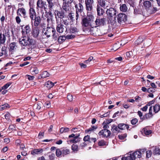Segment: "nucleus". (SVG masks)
Masks as SVG:
<instances>
[{
	"label": "nucleus",
	"mask_w": 160,
	"mask_h": 160,
	"mask_svg": "<svg viewBox=\"0 0 160 160\" xmlns=\"http://www.w3.org/2000/svg\"><path fill=\"white\" fill-rule=\"evenodd\" d=\"M111 131L115 133L120 132V130L118 128V126H117L114 125H113L112 126Z\"/></svg>",
	"instance_id": "obj_30"
},
{
	"label": "nucleus",
	"mask_w": 160,
	"mask_h": 160,
	"mask_svg": "<svg viewBox=\"0 0 160 160\" xmlns=\"http://www.w3.org/2000/svg\"><path fill=\"white\" fill-rule=\"evenodd\" d=\"M66 13V12L63 11H57V15L58 18L62 19L65 17Z\"/></svg>",
	"instance_id": "obj_20"
},
{
	"label": "nucleus",
	"mask_w": 160,
	"mask_h": 160,
	"mask_svg": "<svg viewBox=\"0 0 160 160\" xmlns=\"http://www.w3.org/2000/svg\"><path fill=\"white\" fill-rule=\"evenodd\" d=\"M122 160H134V159L133 156H132L131 153H130L126 157H122Z\"/></svg>",
	"instance_id": "obj_32"
},
{
	"label": "nucleus",
	"mask_w": 160,
	"mask_h": 160,
	"mask_svg": "<svg viewBox=\"0 0 160 160\" xmlns=\"http://www.w3.org/2000/svg\"><path fill=\"white\" fill-rule=\"evenodd\" d=\"M51 36H52V38L54 39L55 40H57L58 38V33H56V32H53V34H52Z\"/></svg>",
	"instance_id": "obj_49"
},
{
	"label": "nucleus",
	"mask_w": 160,
	"mask_h": 160,
	"mask_svg": "<svg viewBox=\"0 0 160 160\" xmlns=\"http://www.w3.org/2000/svg\"><path fill=\"white\" fill-rule=\"evenodd\" d=\"M19 16L18 15L15 18L16 22L18 24H19L21 22V19Z\"/></svg>",
	"instance_id": "obj_63"
},
{
	"label": "nucleus",
	"mask_w": 160,
	"mask_h": 160,
	"mask_svg": "<svg viewBox=\"0 0 160 160\" xmlns=\"http://www.w3.org/2000/svg\"><path fill=\"white\" fill-rule=\"evenodd\" d=\"M106 21V18H100L99 17H98L94 22H95V24L96 25V26L98 27L103 26L105 23Z\"/></svg>",
	"instance_id": "obj_7"
},
{
	"label": "nucleus",
	"mask_w": 160,
	"mask_h": 160,
	"mask_svg": "<svg viewBox=\"0 0 160 160\" xmlns=\"http://www.w3.org/2000/svg\"><path fill=\"white\" fill-rule=\"evenodd\" d=\"M79 136V134L78 133L77 134V136H76L73 139H71L70 140V142L71 143H76L77 142H78L79 141V139L78 138V136Z\"/></svg>",
	"instance_id": "obj_34"
},
{
	"label": "nucleus",
	"mask_w": 160,
	"mask_h": 160,
	"mask_svg": "<svg viewBox=\"0 0 160 160\" xmlns=\"http://www.w3.org/2000/svg\"><path fill=\"white\" fill-rule=\"evenodd\" d=\"M78 32L77 29L75 27H71L70 29V33L75 34Z\"/></svg>",
	"instance_id": "obj_44"
},
{
	"label": "nucleus",
	"mask_w": 160,
	"mask_h": 160,
	"mask_svg": "<svg viewBox=\"0 0 160 160\" xmlns=\"http://www.w3.org/2000/svg\"><path fill=\"white\" fill-rule=\"evenodd\" d=\"M94 19V17L92 15H88L86 17L84 18L82 20V26L86 27L89 26H93L95 23Z\"/></svg>",
	"instance_id": "obj_2"
},
{
	"label": "nucleus",
	"mask_w": 160,
	"mask_h": 160,
	"mask_svg": "<svg viewBox=\"0 0 160 160\" xmlns=\"http://www.w3.org/2000/svg\"><path fill=\"white\" fill-rule=\"evenodd\" d=\"M117 19L118 23L123 25L127 20V16L125 14L121 13L118 15Z\"/></svg>",
	"instance_id": "obj_5"
},
{
	"label": "nucleus",
	"mask_w": 160,
	"mask_h": 160,
	"mask_svg": "<svg viewBox=\"0 0 160 160\" xmlns=\"http://www.w3.org/2000/svg\"><path fill=\"white\" fill-rule=\"evenodd\" d=\"M143 8L142 6H139L137 8H134V12L136 14H141L143 13Z\"/></svg>",
	"instance_id": "obj_23"
},
{
	"label": "nucleus",
	"mask_w": 160,
	"mask_h": 160,
	"mask_svg": "<svg viewBox=\"0 0 160 160\" xmlns=\"http://www.w3.org/2000/svg\"><path fill=\"white\" fill-rule=\"evenodd\" d=\"M153 153L155 154H160V149L158 148L155 147L153 151Z\"/></svg>",
	"instance_id": "obj_46"
},
{
	"label": "nucleus",
	"mask_w": 160,
	"mask_h": 160,
	"mask_svg": "<svg viewBox=\"0 0 160 160\" xmlns=\"http://www.w3.org/2000/svg\"><path fill=\"white\" fill-rule=\"evenodd\" d=\"M97 128V127H95L94 126H92L90 128L88 129L86 131L87 132L92 131L94 130L95 129H96Z\"/></svg>",
	"instance_id": "obj_57"
},
{
	"label": "nucleus",
	"mask_w": 160,
	"mask_h": 160,
	"mask_svg": "<svg viewBox=\"0 0 160 160\" xmlns=\"http://www.w3.org/2000/svg\"><path fill=\"white\" fill-rule=\"evenodd\" d=\"M11 84L10 82H8L5 84L2 87V89H6Z\"/></svg>",
	"instance_id": "obj_53"
},
{
	"label": "nucleus",
	"mask_w": 160,
	"mask_h": 160,
	"mask_svg": "<svg viewBox=\"0 0 160 160\" xmlns=\"http://www.w3.org/2000/svg\"><path fill=\"white\" fill-rule=\"evenodd\" d=\"M142 131L143 133H144L145 135H148L151 134L152 132V131L149 130H148L147 128H144Z\"/></svg>",
	"instance_id": "obj_39"
},
{
	"label": "nucleus",
	"mask_w": 160,
	"mask_h": 160,
	"mask_svg": "<svg viewBox=\"0 0 160 160\" xmlns=\"http://www.w3.org/2000/svg\"><path fill=\"white\" fill-rule=\"evenodd\" d=\"M56 30L59 33H62L64 32H66L67 28L66 27L64 26L61 23H58L57 22Z\"/></svg>",
	"instance_id": "obj_10"
},
{
	"label": "nucleus",
	"mask_w": 160,
	"mask_h": 160,
	"mask_svg": "<svg viewBox=\"0 0 160 160\" xmlns=\"http://www.w3.org/2000/svg\"><path fill=\"white\" fill-rule=\"evenodd\" d=\"M99 135H102L103 137H107L110 135V131L108 129H104L101 131L99 133Z\"/></svg>",
	"instance_id": "obj_14"
},
{
	"label": "nucleus",
	"mask_w": 160,
	"mask_h": 160,
	"mask_svg": "<svg viewBox=\"0 0 160 160\" xmlns=\"http://www.w3.org/2000/svg\"><path fill=\"white\" fill-rule=\"evenodd\" d=\"M39 33V30L37 27H35L32 28V34L35 38H37Z\"/></svg>",
	"instance_id": "obj_22"
},
{
	"label": "nucleus",
	"mask_w": 160,
	"mask_h": 160,
	"mask_svg": "<svg viewBox=\"0 0 160 160\" xmlns=\"http://www.w3.org/2000/svg\"><path fill=\"white\" fill-rule=\"evenodd\" d=\"M127 137V134H122L118 136L119 138L121 140L124 139Z\"/></svg>",
	"instance_id": "obj_52"
},
{
	"label": "nucleus",
	"mask_w": 160,
	"mask_h": 160,
	"mask_svg": "<svg viewBox=\"0 0 160 160\" xmlns=\"http://www.w3.org/2000/svg\"><path fill=\"white\" fill-rule=\"evenodd\" d=\"M75 37V35H68L66 37V38L68 39H72L73 38Z\"/></svg>",
	"instance_id": "obj_61"
},
{
	"label": "nucleus",
	"mask_w": 160,
	"mask_h": 160,
	"mask_svg": "<svg viewBox=\"0 0 160 160\" xmlns=\"http://www.w3.org/2000/svg\"><path fill=\"white\" fill-rule=\"evenodd\" d=\"M132 155L133 156L134 160L136 158H140L141 157L142 153L140 151H137L131 153Z\"/></svg>",
	"instance_id": "obj_24"
},
{
	"label": "nucleus",
	"mask_w": 160,
	"mask_h": 160,
	"mask_svg": "<svg viewBox=\"0 0 160 160\" xmlns=\"http://www.w3.org/2000/svg\"><path fill=\"white\" fill-rule=\"evenodd\" d=\"M69 131V129L68 128H61L60 132L61 133L68 132Z\"/></svg>",
	"instance_id": "obj_43"
},
{
	"label": "nucleus",
	"mask_w": 160,
	"mask_h": 160,
	"mask_svg": "<svg viewBox=\"0 0 160 160\" xmlns=\"http://www.w3.org/2000/svg\"><path fill=\"white\" fill-rule=\"evenodd\" d=\"M94 23V26H91L90 29H89L88 32L90 33L91 34H92L93 35L97 36L99 35V30L98 29Z\"/></svg>",
	"instance_id": "obj_11"
},
{
	"label": "nucleus",
	"mask_w": 160,
	"mask_h": 160,
	"mask_svg": "<svg viewBox=\"0 0 160 160\" xmlns=\"http://www.w3.org/2000/svg\"><path fill=\"white\" fill-rule=\"evenodd\" d=\"M22 33L23 36L26 37L27 34L29 33L30 31V28L29 25H26L24 27V28H22Z\"/></svg>",
	"instance_id": "obj_17"
},
{
	"label": "nucleus",
	"mask_w": 160,
	"mask_h": 160,
	"mask_svg": "<svg viewBox=\"0 0 160 160\" xmlns=\"http://www.w3.org/2000/svg\"><path fill=\"white\" fill-rule=\"evenodd\" d=\"M118 128L119 130H123L127 129L128 130L129 126L127 124L124 123H120L118 124Z\"/></svg>",
	"instance_id": "obj_26"
},
{
	"label": "nucleus",
	"mask_w": 160,
	"mask_h": 160,
	"mask_svg": "<svg viewBox=\"0 0 160 160\" xmlns=\"http://www.w3.org/2000/svg\"><path fill=\"white\" fill-rule=\"evenodd\" d=\"M126 56L128 58H129L132 55V52H127L126 53Z\"/></svg>",
	"instance_id": "obj_59"
},
{
	"label": "nucleus",
	"mask_w": 160,
	"mask_h": 160,
	"mask_svg": "<svg viewBox=\"0 0 160 160\" xmlns=\"http://www.w3.org/2000/svg\"><path fill=\"white\" fill-rule=\"evenodd\" d=\"M99 146H103L105 145V142L103 140L100 141L98 143Z\"/></svg>",
	"instance_id": "obj_55"
},
{
	"label": "nucleus",
	"mask_w": 160,
	"mask_h": 160,
	"mask_svg": "<svg viewBox=\"0 0 160 160\" xmlns=\"http://www.w3.org/2000/svg\"><path fill=\"white\" fill-rule=\"evenodd\" d=\"M68 13V17L69 18H70L72 20H73L75 14L73 13L70 12Z\"/></svg>",
	"instance_id": "obj_47"
},
{
	"label": "nucleus",
	"mask_w": 160,
	"mask_h": 160,
	"mask_svg": "<svg viewBox=\"0 0 160 160\" xmlns=\"http://www.w3.org/2000/svg\"><path fill=\"white\" fill-rule=\"evenodd\" d=\"M120 10L122 12H125L127 11L128 8L125 4L120 5L119 8Z\"/></svg>",
	"instance_id": "obj_33"
},
{
	"label": "nucleus",
	"mask_w": 160,
	"mask_h": 160,
	"mask_svg": "<svg viewBox=\"0 0 160 160\" xmlns=\"http://www.w3.org/2000/svg\"><path fill=\"white\" fill-rule=\"evenodd\" d=\"M71 4L63 2L62 8L66 13H69L70 12L71 8L69 7V5Z\"/></svg>",
	"instance_id": "obj_21"
},
{
	"label": "nucleus",
	"mask_w": 160,
	"mask_h": 160,
	"mask_svg": "<svg viewBox=\"0 0 160 160\" xmlns=\"http://www.w3.org/2000/svg\"><path fill=\"white\" fill-rule=\"evenodd\" d=\"M41 18L39 16H35L34 18H33L34 23L33 24L34 26L35 27H37L40 24L41 22Z\"/></svg>",
	"instance_id": "obj_19"
},
{
	"label": "nucleus",
	"mask_w": 160,
	"mask_h": 160,
	"mask_svg": "<svg viewBox=\"0 0 160 160\" xmlns=\"http://www.w3.org/2000/svg\"><path fill=\"white\" fill-rule=\"evenodd\" d=\"M43 149L41 148L35 149L31 152V154L33 155L38 154L42 152Z\"/></svg>",
	"instance_id": "obj_29"
},
{
	"label": "nucleus",
	"mask_w": 160,
	"mask_h": 160,
	"mask_svg": "<svg viewBox=\"0 0 160 160\" xmlns=\"http://www.w3.org/2000/svg\"><path fill=\"white\" fill-rule=\"evenodd\" d=\"M66 38L64 36H59L58 38V42L60 43H61L64 42L66 39Z\"/></svg>",
	"instance_id": "obj_38"
},
{
	"label": "nucleus",
	"mask_w": 160,
	"mask_h": 160,
	"mask_svg": "<svg viewBox=\"0 0 160 160\" xmlns=\"http://www.w3.org/2000/svg\"><path fill=\"white\" fill-rule=\"evenodd\" d=\"M9 108L10 106L8 103H5L0 106V111H2L7 108Z\"/></svg>",
	"instance_id": "obj_40"
},
{
	"label": "nucleus",
	"mask_w": 160,
	"mask_h": 160,
	"mask_svg": "<svg viewBox=\"0 0 160 160\" xmlns=\"http://www.w3.org/2000/svg\"><path fill=\"white\" fill-rule=\"evenodd\" d=\"M36 5V8L37 9H38L39 8L40 9H43L45 10L47 9V7H46V2L43 0H38Z\"/></svg>",
	"instance_id": "obj_9"
},
{
	"label": "nucleus",
	"mask_w": 160,
	"mask_h": 160,
	"mask_svg": "<svg viewBox=\"0 0 160 160\" xmlns=\"http://www.w3.org/2000/svg\"><path fill=\"white\" fill-rule=\"evenodd\" d=\"M45 85L49 88L52 87L54 85V83L51 81H48L45 83Z\"/></svg>",
	"instance_id": "obj_37"
},
{
	"label": "nucleus",
	"mask_w": 160,
	"mask_h": 160,
	"mask_svg": "<svg viewBox=\"0 0 160 160\" xmlns=\"http://www.w3.org/2000/svg\"><path fill=\"white\" fill-rule=\"evenodd\" d=\"M10 50V51L13 50L16 48L17 47L16 43L15 42H12L9 45Z\"/></svg>",
	"instance_id": "obj_36"
},
{
	"label": "nucleus",
	"mask_w": 160,
	"mask_h": 160,
	"mask_svg": "<svg viewBox=\"0 0 160 160\" xmlns=\"http://www.w3.org/2000/svg\"><path fill=\"white\" fill-rule=\"evenodd\" d=\"M146 157L148 158H150L152 154V152L151 150H148L146 152Z\"/></svg>",
	"instance_id": "obj_54"
},
{
	"label": "nucleus",
	"mask_w": 160,
	"mask_h": 160,
	"mask_svg": "<svg viewBox=\"0 0 160 160\" xmlns=\"http://www.w3.org/2000/svg\"><path fill=\"white\" fill-rule=\"evenodd\" d=\"M67 99L69 101H72L73 100L72 96L71 94L68 95L67 96Z\"/></svg>",
	"instance_id": "obj_60"
},
{
	"label": "nucleus",
	"mask_w": 160,
	"mask_h": 160,
	"mask_svg": "<svg viewBox=\"0 0 160 160\" xmlns=\"http://www.w3.org/2000/svg\"><path fill=\"white\" fill-rule=\"evenodd\" d=\"M56 154L57 157H59L62 154V151H61L59 149H57L56 150Z\"/></svg>",
	"instance_id": "obj_50"
},
{
	"label": "nucleus",
	"mask_w": 160,
	"mask_h": 160,
	"mask_svg": "<svg viewBox=\"0 0 160 160\" xmlns=\"http://www.w3.org/2000/svg\"><path fill=\"white\" fill-rule=\"evenodd\" d=\"M53 0H46L48 2V7L49 11H52L55 8L56 2L53 1Z\"/></svg>",
	"instance_id": "obj_13"
},
{
	"label": "nucleus",
	"mask_w": 160,
	"mask_h": 160,
	"mask_svg": "<svg viewBox=\"0 0 160 160\" xmlns=\"http://www.w3.org/2000/svg\"><path fill=\"white\" fill-rule=\"evenodd\" d=\"M138 120L136 118H134L132 119L131 121V122L132 124L135 125L138 122Z\"/></svg>",
	"instance_id": "obj_62"
},
{
	"label": "nucleus",
	"mask_w": 160,
	"mask_h": 160,
	"mask_svg": "<svg viewBox=\"0 0 160 160\" xmlns=\"http://www.w3.org/2000/svg\"><path fill=\"white\" fill-rule=\"evenodd\" d=\"M55 155L54 153H52L49 156V158L50 160H53L54 159Z\"/></svg>",
	"instance_id": "obj_64"
},
{
	"label": "nucleus",
	"mask_w": 160,
	"mask_h": 160,
	"mask_svg": "<svg viewBox=\"0 0 160 160\" xmlns=\"http://www.w3.org/2000/svg\"><path fill=\"white\" fill-rule=\"evenodd\" d=\"M56 32L55 29L52 27H48L46 28V30H43V33L46 35L47 37H49L53 34V32Z\"/></svg>",
	"instance_id": "obj_6"
},
{
	"label": "nucleus",
	"mask_w": 160,
	"mask_h": 160,
	"mask_svg": "<svg viewBox=\"0 0 160 160\" xmlns=\"http://www.w3.org/2000/svg\"><path fill=\"white\" fill-rule=\"evenodd\" d=\"M152 115H152V113L149 114V112L148 113H147L146 114L144 118L145 119H149L150 118H151V117H152Z\"/></svg>",
	"instance_id": "obj_56"
},
{
	"label": "nucleus",
	"mask_w": 160,
	"mask_h": 160,
	"mask_svg": "<svg viewBox=\"0 0 160 160\" xmlns=\"http://www.w3.org/2000/svg\"><path fill=\"white\" fill-rule=\"evenodd\" d=\"M70 152V150L68 149H63L62 151V154L63 155L69 154Z\"/></svg>",
	"instance_id": "obj_45"
},
{
	"label": "nucleus",
	"mask_w": 160,
	"mask_h": 160,
	"mask_svg": "<svg viewBox=\"0 0 160 160\" xmlns=\"http://www.w3.org/2000/svg\"><path fill=\"white\" fill-rule=\"evenodd\" d=\"M1 51V52H0V57L2 56L4 54L7 55V47L6 46H4L2 47Z\"/></svg>",
	"instance_id": "obj_27"
},
{
	"label": "nucleus",
	"mask_w": 160,
	"mask_h": 160,
	"mask_svg": "<svg viewBox=\"0 0 160 160\" xmlns=\"http://www.w3.org/2000/svg\"><path fill=\"white\" fill-rule=\"evenodd\" d=\"M155 91V89L152 88H149L147 90V92L149 93L151 92H154Z\"/></svg>",
	"instance_id": "obj_58"
},
{
	"label": "nucleus",
	"mask_w": 160,
	"mask_h": 160,
	"mask_svg": "<svg viewBox=\"0 0 160 160\" xmlns=\"http://www.w3.org/2000/svg\"><path fill=\"white\" fill-rule=\"evenodd\" d=\"M6 36L4 34L0 33V44H3L6 40Z\"/></svg>",
	"instance_id": "obj_25"
},
{
	"label": "nucleus",
	"mask_w": 160,
	"mask_h": 160,
	"mask_svg": "<svg viewBox=\"0 0 160 160\" xmlns=\"http://www.w3.org/2000/svg\"><path fill=\"white\" fill-rule=\"evenodd\" d=\"M143 6L146 8V9L148 10L152 6V4L151 2L148 1H146L143 3Z\"/></svg>",
	"instance_id": "obj_31"
},
{
	"label": "nucleus",
	"mask_w": 160,
	"mask_h": 160,
	"mask_svg": "<svg viewBox=\"0 0 160 160\" xmlns=\"http://www.w3.org/2000/svg\"><path fill=\"white\" fill-rule=\"evenodd\" d=\"M85 3L87 10L91 11L93 9V0H85Z\"/></svg>",
	"instance_id": "obj_8"
},
{
	"label": "nucleus",
	"mask_w": 160,
	"mask_h": 160,
	"mask_svg": "<svg viewBox=\"0 0 160 160\" xmlns=\"http://www.w3.org/2000/svg\"><path fill=\"white\" fill-rule=\"evenodd\" d=\"M52 11H49L48 12H46V17L47 18V21L49 23L50 22H52L54 21V16L52 12Z\"/></svg>",
	"instance_id": "obj_12"
},
{
	"label": "nucleus",
	"mask_w": 160,
	"mask_h": 160,
	"mask_svg": "<svg viewBox=\"0 0 160 160\" xmlns=\"http://www.w3.org/2000/svg\"><path fill=\"white\" fill-rule=\"evenodd\" d=\"M97 14L98 16L102 15L104 12L103 9L98 5H97Z\"/></svg>",
	"instance_id": "obj_28"
},
{
	"label": "nucleus",
	"mask_w": 160,
	"mask_h": 160,
	"mask_svg": "<svg viewBox=\"0 0 160 160\" xmlns=\"http://www.w3.org/2000/svg\"><path fill=\"white\" fill-rule=\"evenodd\" d=\"M19 42L21 46H28L30 48H33L35 46V41L29 37L27 38H22L19 39Z\"/></svg>",
	"instance_id": "obj_1"
},
{
	"label": "nucleus",
	"mask_w": 160,
	"mask_h": 160,
	"mask_svg": "<svg viewBox=\"0 0 160 160\" xmlns=\"http://www.w3.org/2000/svg\"><path fill=\"white\" fill-rule=\"evenodd\" d=\"M144 39V37H140L138 39L135 41V44L136 45H138L142 43Z\"/></svg>",
	"instance_id": "obj_35"
},
{
	"label": "nucleus",
	"mask_w": 160,
	"mask_h": 160,
	"mask_svg": "<svg viewBox=\"0 0 160 160\" xmlns=\"http://www.w3.org/2000/svg\"><path fill=\"white\" fill-rule=\"evenodd\" d=\"M50 76V74L46 71L43 72L41 74L42 78H45L48 77Z\"/></svg>",
	"instance_id": "obj_42"
},
{
	"label": "nucleus",
	"mask_w": 160,
	"mask_h": 160,
	"mask_svg": "<svg viewBox=\"0 0 160 160\" xmlns=\"http://www.w3.org/2000/svg\"><path fill=\"white\" fill-rule=\"evenodd\" d=\"M63 22L62 23L66 26H67L69 24V19H62Z\"/></svg>",
	"instance_id": "obj_48"
},
{
	"label": "nucleus",
	"mask_w": 160,
	"mask_h": 160,
	"mask_svg": "<svg viewBox=\"0 0 160 160\" xmlns=\"http://www.w3.org/2000/svg\"><path fill=\"white\" fill-rule=\"evenodd\" d=\"M24 4L22 3L18 4V9L17 11V15L23 17L24 18L27 17V12L25 8L22 7Z\"/></svg>",
	"instance_id": "obj_3"
},
{
	"label": "nucleus",
	"mask_w": 160,
	"mask_h": 160,
	"mask_svg": "<svg viewBox=\"0 0 160 160\" xmlns=\"http://www.w3.org/2000/svg\"><path fill=\"white\" fill-rule=\"evenodd\" d=\"M98 5L100 7H102L105 8L106 7V8H108V6L107 5V1L106 0H98Z\"/></svg>",
	"instance_id": "obj_18"
},
{
	"label": "nucleus",
	"mask_w": 160,
	"mask_h": 160,
	"mask_svg": "<svg viewBox=\"0 0 160 160\" xmlns=\"http://www.w3.org/2000/svg\"><path fill=\"white\" fill-rule=\"evenodd\" d=\"M79 2L78 4H76V3L74 2V3L75 8L76 9V12H83V7L82 5Z\"/></svg>",
	"instance_id": "obj_15"
},
{
	"label": "nucleus",
	"mask_w": 160,
	"mask_h": 160,
	"mask_svg": "<svg viewBox=\"0 0 160 160\" xmlns=\"http://www.w3.org/2000/svg\"><path fill=\"white\" fill-rule=\"evenodd\" d=\"M107 9L106 12L107 16L109 18L115 17L116 16L117 11L116 8H111Z\"/></svg>",
	"instance_id": "obj_4"
},
{
	"label": "nucleus",
	"mask_w": 160,
	"mask_h": 160,
	"mask_svg": "<svg viewBox=\"0 0 160 160\" xmlns=\"http://www.w3.org/2000/svg\"><path fill=\"white\" fill-rule=\"evenodd\" d=\"M72 150L73 151H77L78 150V146L77 145L73 144L72 146Z\"/></svg>",
	"instance_id": "obj_51"
},
{
	"label": "nucleus",
	"mask_w": 160,
	"mask_h": 160,
	"mask_svg": "<svg viewBox=\"0 0 160 160\" xmlns=\"http://www.w3.org/2000/svg\"><path fill=\"white\" fill-rule=\"evenodd\" d=\"M153 109L155 113L158 112L160 110V106L158 104H156L153 107Z\"/></svg>",
	"instance_id": "obj_41"
},
{
	"label": "nucleus",
	"mask_w": 160,
	"mask_h": 160,
	"mask_svg": "<svg viewBox=\"0 0 160 160\" xmlns=\"http://www.w3.org/2000/svg\"><path fill=\"white\" fill-rule=\"evenodd\" d=\"M29 17L31 19V21H32V20H33L34 16H36V13L34 9L31 6L30 7V8L29 10Z\"/></svg>",
	"instance_id": "obj_16"
}]
</instances>
